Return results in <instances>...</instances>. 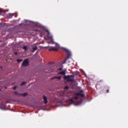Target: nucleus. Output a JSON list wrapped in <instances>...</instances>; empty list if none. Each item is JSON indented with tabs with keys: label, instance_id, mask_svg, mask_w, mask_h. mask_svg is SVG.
Here are the masks:
<instances>
[{
	"label": "nucleus",
	"instance_id": "obj_1",
	"mask_svg": "<svg viewBox=\"0 0 128 128\" xmlns=\"http://www.w3.org/2000/svg\"><path fill=\"white\" fill-rule=\"evenodd\" d=\"M74 75L64 76V80H66V82H74Z\"/></svg>",
	"mask_w": 128,
	"mask_h": 128
},
{
	"label": "nucleus",
	"instance_id": "obj_2",
	"mask_svg": "<svg viewBox=\"0 0 128 128\" xmlns=\"http://www.w3.org/2000/svg\"><path fill=\"white\" fill-rule=\"evenodd\" d=\"M82 90H80V92L76 93V96L74 97V100H78V98H80V96H81V98H84V95L82 94Z\"/></svg>",
	"mask_w": 128,
	"mask_h": 128
},
{
	"label": "nucleus",
	"instance_id": "obj_3",
	"mask_svg": "<svg viewBox=\"0 0 128 128\" xmlns=\"http://www.w3.org/2000/svg\"><path fill=\"white\" fill-rule=\"evenodd\" d=\"M65 52L67 53V56L66 58L64 59V60H68L70 56H72V54L70 51H68V50L66 49Z\"/></svg>",
	"mask_w": 128,
	"mask_h": 128
},
{
	"label": "nucleus",
	"instance_id": "obj_4",
	"mask_svg": "<svg viewBox=\"0 0 128 128\" xmlns=\"http://www.w3.org/2000/svg\"><path fill=\"white\" fill-rule=\"evenodd\" d=\"M28 64H30V63L28 62V59L24 60L22 63V66H28Z\"/></svg>",
	"mask_w": 128,
	"mask_h": 128
},
{
	"label": "nucleus",
	"instance_id": "obj_5",
	"mask_svg": "<svg viewBox=\"0 0 128 128\" xmlns=\"http://www.w3.org/2000/svg\"><path fill=\"white\" fill-rule=\"evenodd\" d=\"M34 46V47H32ZM32 52H34L36 50H38V46H36V44H34L32 45Z\"/></svg>",
	"mask_w": 128,
	"mask_h": 128
},
{
	"label": "nucleus",
	"instance_id": "obj_6",
	"mask_svg": "<svg viewBox=\"0 0 128 128\" xmlns=\"http://www.w3.org/2000/svg\"><path fill=\"white\" fill-rule=\"evenodd\" d=\"M43 100H44V104H48V98L44 95L43 96Z\"/></svg>",
	"mask_w": 128,
	"mask_h": 128
},
{
	"label": "nucleus",
	"instance_id": "obj_7",
	"mask_svg": "<svg viewBox=\"0 0 128 128\" xmlns=\"http://www.w3.org/2000/svg\"><path fill=\"white\" fill-rule=\"evenodd\" d=\"M50 48L48 50L49 52H50L52 50H54L55 52H56L58 50V48H54V47H50Z\"/></svg>",
	"mask_w": 128,
	"mask_h": 128
},
{
	"label": "nucleus",
	"instance_id": "obj_8",
	"mask_svg": "<svg viewBox=\"0 0 128 128\" xmlns=\"http://www.w3.org/2000/svg\"><path fill=\"white\" fill-rule=\"evenodd\" d=\"M47 32L48 38H50L51 42H52V36H50V32H48V30H47Z\"/></svg>",
	"mask_w": 128,
	"mask_h": 128
},
{
	"label": "nucleus",
	"instance_id": "obj_9",
	"mask_svg": "<svg viewBox=\"0 0 128 128\" xmlns=\"http://www.w3.org/2000/svg\"><path fill=\"white\" fill-rule=\"evenodd\" d=\"M56 78L57 80H60V78H62V77L60 76H55L52 77L50 78V80H56Z\"/></svg>",
	"mask_w": 128,
	"mask_h": 128
},
{
	"label": "nucleus",
	"instance_id": "obj_10",
	"mask_svg": "<svg viewBox=\"0 0 128 128\" xmlns=\"http://www.w3.org/2000/svg\"><path fill=\"white\" fill-rule=\"evenodd\" d=\"M58 74H62V76H66V71H62L58 73Z\"/></svg>",
	"mask_w": 128,
	"mask_h": 128
},
{
	"label": "nucleus",
	"instance_id": "obj_11",
	"mask_svg": "<svg viewBox=\"0 0 128 128\" xmlns=\"http://www.w3.org/2000/svg\"><path fill=\"white\" fill-rule=\"evenodd\" d=\"M50 68H54V63H51L50 64H48Z\"/></svg>",
	"mask_w": 128,
	"mask_h": 128
},
{
	"label": "nucleus",
	"instance_id": "obj_12",
	"mask_svg": "<svg viewBox=\"0 0 128 128\" xmlns=\"http://www.w3.org/2000/svg\"><path fill=\"white\" fill-rule=\"evenodd\" d=\"M20 96H28V93L25 92L24 94H20Z\"/></svg>",
	"mask_w": 128,
	"mask_h": 128
},
{
	"label": "nucleus",
	"instance_id": "obj_13",
	"mask_svg": "<svg viewBox=\"0 0 128 128\" xmlns=\"http://www.w3.org/2000/svg\"><path fill=\"white\" fill-rule=\"evenodd\" d=\"M14 94H16V96H20V93H18V92H14Z\"/></svg>",
	"mask_w": 128,
	"mask_h": 128
},
{
	"label": "nucleus",
	"instance_id": "obj_14",
	"mask_svg": "<svg viewBox=\"0 0 128 128\" xmlns=\"http://www.w3.org/2000/svg\"><path fill=\"white\" fill-rule=\"evenodd\" d=\"M22 48L25 50H28V47L26 46H23Z\"/></svg>",
	"mask_w": 128,
	"mask_h": 128
},
{
	"label": "nucleus",
	"instance_id": "obj_15",
	"mask_svg": "<svg viewBox=\"0 0 128 128\" xmlns=\"http://www.w3.org/2000/svg\"><path fill=\"white\" fill-rule=\"evenodd\" d=\"M22 59H17L16 60V62H22Z\"/></svg>",
	"mask_w": 128,
	"mask_h": 128
},
{
	"label": "nucleus",
	"instance_id": "obj_16",
	"mask_svg": "<svg viewBox=\"0 0 128 128\" xmlns=\"http://www.w3.org/2000/svg\"><path fill=\"white\" fill-rule=\"evenodd\" d=\"M69 100L70 102H72V104H74V100L70 99Z\"/></svg>",
	"mask_w": 128,
	"mask_h": 128
},
{
	"label": "nucleus",
	"instance_id": "obj_17",
	"mask_svg": "<svg viewBox=\"0 0 128 128\" xmlns=\"http://www.w3.org/2000/svg\"><path fill=\"white\" fill-rule=\"evenodd\" d=\"M68 88H70V87H68V86H65L64 87L65 90H68Z\"/></svg>",
	"mask_w": 128,
	"mask_h": 128
},
{
	"label": "nucleus",
	"instance_id": "obj_18",
	"mask_svg": "<svg viewBox=\"0 0 128 128\" xmlns=\"http://www.w3.org/2000/svg\"><path fill=\"white\" fill-rule=\"evenodd\" d=\"M26 84V82H24L21 84V86H24V84Z\"/></svg>",
	"mask_w": 128,
	"mask_h": 128
},
{
	"label": "nucleus",
	"instance_id": "obj_19",
	"mask_svg": "<svg viewBox=\"0 0 128 128\" xmlns=\"http://www.w3.org/2000/svg\"><path fill=\"white\" fill-rule=\"evenodd\" d=\"M49 72H54V70H49Z\"/></svg>",
	"mask_w": 128,
	"mask_h": 128
},
{
	"label": "nucleus",
	"instance_id": "obj_20",
	"mask_svg": "<svg viewBox=\"0 0 128 128\" xmlns=\"http://www.w3.org/2000/svg\"><path fill=\"white\" fill-rule=\"evenodd\" d=\"M14 54L16 56L18 54V52H14Z\"/></svg>",
	"mask_w": 128,
	"mask_h": 128
},
{
	"label": "nucleus",
	"instance_id": "obj_21",
	"mask_svg": "<svg viewBox=\"0 0 128 128\" xmlns=\"http://www.w3.org/2000/svg\"><path fill=\"white\" fill-rule=\"evenodd\" d=\"M106 92V93L108 94V92H110V89L107 90Z\"/></svg>",
	"mask_w": 128,
	"mask_h": 128
},
{
	"label": "nucleus",
	"instance_id": "obj_22",
	"mask_svg": "<svg viewBox=\"0 0 128 128\" xmlns=\"http://www.w3.org/2000/svg\"><path fill=\"white\" fill-rule=\"evenodd\" d=\"M62 70V68H60L58 69V70Z\"/></svg>",
	"mask_w": 128,
	"mask_h": 128
},
{
	"label": "nucleus",
	"instance_id": "obj_23",
	"mask_svg": "<svg viewBox=\"0 0 128 128\" xmlns=\"http://www.w3.org/2000/svg\"><path fill=\"white\" fill-rule=\"evenodd\" d=\"M1 12H2V10H0V14Z\"/></svg>",
	"mask_w": 128,
	"mask_h": 128
},
{
	"label": "nucleus",
	"instance_id": "obj_24",
	"mask_svg": "<svg viewBox=\"0 0 128 128\" xmlns=\"http://www.w3.org/2000/svg\"><path fill=\"white\" fill-rule=\"evenodd\" d=\"M10 14V16H12V14Z\"/></svg>",
	"mask_w": 128,
	"mask_h": 128
},
{
	"label": "nucleus",
	"instance_id": "obj_25",
	"mask_svg": "<svg viewBox=\"0 0 128 128\" xmlns=\"http://www.w3.org/2000/svg\"><path fill=\"white\" fill-rule=\"evenodd\" d=\"M22 24H20L19 26H22Z\"/></svg>",
	"mask_w": 128,
	"mask_h": 128
},
{
	"label": "nucleus",
	"instance_id": "obj_26",
	"mask_svg": "<svg viewBox=\"0 0 128 128\" xmlns=\"http://www.w3.org/2000/svg\"><path fill=\"white\" fill-rule=\"evenodd\" d=\"M16 87L14 88V90H16Z\"/></svg>",
	"mask_w": 128,
	"mask_h": 128
},
{
	"label": "nucleus",
	"instance_id": "obj_27",
	"mask_svg": "<svg viewBox=\"0 0 128 128\" xmlns=\"http://www.w3.org/2000/svg\"><path fill=\"white\" fill-rule=\"evenodd\" d=\"M5 88H6V87L5 86Z\"/></svg>",
	"mask_w": 128,
	"mask_h": 128
},
{
	"label": "nucleus",
	"instance_id": "obj_28",
	"mask_svg": "<svg viewBox=\"0 0 128 128\" xmlns=\"http://www.w3.org/2000/svg\"><path fill=\"white\" fill-rule=\"evenodd\" d=\"M48 44H50V42H48Z\"/></svg>",
	"mask_w": 128,
	"mask_h": 128
},
{
	"label": "nucleus",
	"instance_id": "obj_29",
	"mask_svg": "<svg viewBox=\"0 0 128 128\" xmlns=\"http://www.w3.org/2000/svg\"><path fill=\"white\" fill-rule=\"evenodd\" d=\"M66 62V60H65V62Z\"/></svg>",
	"mask_w": 128,
	"mask_h": 128
}]
</instances>
